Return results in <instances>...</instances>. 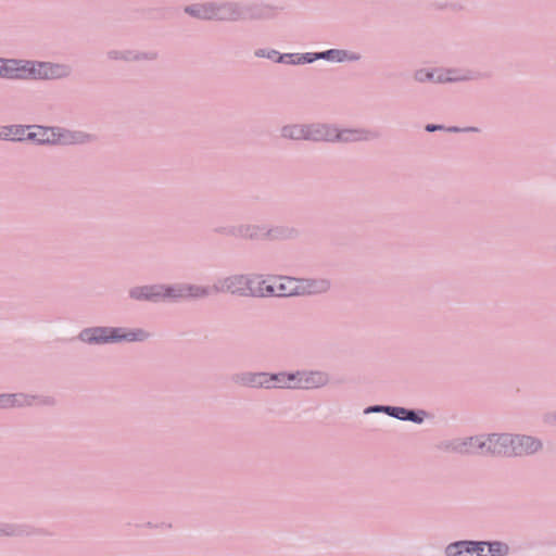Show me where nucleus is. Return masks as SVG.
I'll return each mask as SVG.
<instances>
[{"label":"nucleus","instance_id":"nucleus-1","mask_svg":"<svg viewBox=\"0 0 556 556\" xmlns=\"http://www.w3.org/2000/svg\"><path fill=\"white\" fill-rule=\"evenodd\" d=\"M464 446L465 448H460V451L467 453L486 448L493 454L522 455L534 453L540 448L541 443L530 437L510 438L507 434H493L484 441L471 438L468 443H464Z\"/></svg>","mask_w":556,"mask_h":556},{"label":"nucleus","instance_id":"nucleus-2","mask_svg":"<svg viewBox=\"0 0 556 556\" xmlns=\"http://www.w3.org/2000/svg\"><path fill=\"white\" fill-rule=\"evenodd\" d=\"M247 383L252 387H280L311 389L324 386L327 377L321 372H296V374H254L245 378Z\"/></svg>","mask_w":556,"mask_h":556},{"label":"nucleus","instance_id":"nucleus-3","mask_svg":"<svg viewBox=\"0 0 556 556\" xmlns=\"http://www.w3.org/2000/svg\"><path fill=\"white\" fill-rule=\"evenodd\" d=\"M66 68L52 63L22 62L16 60H0V76L20 79H52L66 74Z\"/></svg>","mask_w":556,"mask_h":556},{"label":"nucleus","instance_id":"nucleus-4","mask_svg":"<svg viewBox=\"0 0 556 556\" xmlns=\"http://www.w3.org/2000/svg\"><path fill=\"white\" fill-rule=\"evenodd\" d=\"M0 138L9 140H24L31 139L39 143H59L71 144L83 142V136L67 130L55 131L52 128L34 127L30 131L29 128L23 126H5L0 128Z\"/></svg>","mask_w":556,"mask_h":556},{"label":"nucleus","instance_id":"nucleus-5","mask_svg":"<svg viewBox=\"0 0 556 556\" xmlns=\"http://www.w3.org/2000/svg\"><path fill=\"white\" fill-rule=\"evenodd\" d=\"M326 281H306L290 277L273 278L269 281L258 282V289H253L258 295L291 296L304 293H318L326 291Z\"/></svg>","mask_w":556,"mask_h":556},{"label":"nucleus","instance_id":"nucleus-6","mask_svg":"<svg viewBox=\"0 0 556 556\" xmlns=\"http://www.w3.org/2000/svg\"><path fill=\"white\" fill-rule=\"evenodd\" d=\"M285 137H289L292 139H312V140H359L364 137L358 131H343L337 132L334 129H330L326 126H317L314 128L303 127V126H291L286 127L282 130Z\"/></svg>","mask_w":556,"mask_h":556},{"label":"nucleus","instance_id":"nucleus-7","mask_svg":"<svg viewBox=\"0 0 556 556\" xmlns=\"http://www.w3.org/2000/svg\"><path fill=\"white\" fill-rule=\"evenodd\" d=\"M80 338L85 342L100 343L115 340L137 341L144 339L146 334L141 330L125 332L119 328H91L84 330Z\"/></svg>","mask_w":556,"mask_h":556},{"label":"nucleus","instance_id":"nucleus-8","mask_svg":"<svg viewBox=\"0 0 556 556\" xmlns=\"http://www.w3.org/2000/svg\"><path fill=\"white\" fill-rule=\"evenodd\" d=\"M206 294V291L199 287L168 288L143 287L131 291V296L137 299H159V298H198Z\"/></svg>","mask_w":556,"mask_h":556},{"label":"nucleus","instance_id":"nucleus-9","mask_svg":"<svg viewBox=\"0 0 556 556\" xmlns=\"http://www.w3.org/2000/svg\"><path fill=\"white\" fill-rule=\"evenodd\" d=\"M186 11L201 18H218L230 20L235 17V13L229 7L215 9L212 5H195L187 8Z\"/></svg>","mask_w":556,"mask_h":556},{"label":"nucleus","instance_id":"nucleus-10","mask_svg":"<svg viewBox=\"0 0 556 556\" xmlns=\"http://www.w3.org/2000/svg\"><path fill=\"white\" fill-rule=\"evenodd\" d=\"M258 280H249L243 276H237L229 278L225 281L223 289L230 291L231 293L239 294H253L258 295V293H254L253 289H258Z\"/></svg>","mask_w":556,"mask_h":556},{"label":"nucleus","instance_id":"nucleus-11","mask_svg":"<svg viewBox=\"0 0 556 556\" xmlns=\"http://www.w3.org/2000/svg\"><path fill=\"white\" fill-rule=\"evenodd\" d=\"M448 556H484L480 553V543L459 542L450 545L446 549Z\"/></svg>","mask_w":556,"mask_h":556},{"label":"nucleus","instance_id":"nucleus-12","mask_svg":"<svg viewBox=\"0 0 556 556\" xmlns=\"http://www.w3.org/2000/svg\"><path fill=\"white\" fill-rule=\"evenodd\" d=\"M480 553L484 556H503L507 553V546L500 542H480Z\"/></svg>","mask_w":556,"mask_h":556},{"label":"nucleus","instance_id":"nucleus-13","mask_svg":"<svg viewBox=\"0 0 556 556\" xmlns=\"http://www.w3.org/2000/svg\"><path fill=\"white\" fill-rule=\"evenodd\" d=\"M386 410L389 412L392 416L400 419H410L416 420L414 412H407L401 407H386Z\"/></svg>","mask_w":556,"mask_h":556},{"label":"nucleus","instance_id":"nucleus-14","mask_svg":"<svg viewBox=\"0 0 556 556\" xmlns=\"http://www.w3.org/2000/svg\"><path fill=\"white\" fill-rule=\"evenodd\" d=\"M25 402L26 399L23 397V401H20L16 395H0V408L23 405Z\"/></svg>","mask_w":556,"mask_h":556},{"label":"nucleus","instance_id":"nucleus-15","mask_svg":"<svg viewBox=\"0 0 556 556\" xmlns=\"http://www.w3.org/2000/svg\"><path fill=\"white\" fill-rule=\"evenodd\" d=\"M341 54H343V52L329 50L326 53H323L321 56H327V58L331 56L332 59H337V60L341 61L342 60Z\"/></svg>","mask_w":556,"mask_h":556},{"label":"nucleus","instance_id":"nucleus-16","mask_svg":"<svg viewBox=\"0 0 556 556\" xmlns=\"http://www.w3.org/2000/svg\"><path fill=\"white\" fill-rule=\"evenodd\" d=\"M416 77H417L418 80L422 81L425 78L432 79L433 74L432 73H425L424 74L422 72H419V73H417Z\"/></svg>","mask_w":556,"mask_h":556},{"label":"nucleus","instance_id":"nucleus-17","mask_svg":"<svg viewBox=\"0 0 556 556\" xmlns=\"http://www.w3.org/2000/svg\"><path fill=\"white\" fill-rule=\"evenodd\" d=\"M457 78L456 77H442L441 75L438 76L437 80L438 81H451V80H456Z\"/></svg>","mask_w":556,"mask_h":556},{"label":"nucleus","instance_id":"nucleus-18","mask_svg":"<svg viewBox=\"0 0 556 556\" xmlns=\"http://www.w3.org/2000/svg\"><path fill=\"white\" fill-rule=\"evenodd\" d=\"M426 128H427L428 131H433V130L437 129L435 126H431V125H428Z\"/></svg>","mask_w":556,"mask_h":556}]
</instances>
